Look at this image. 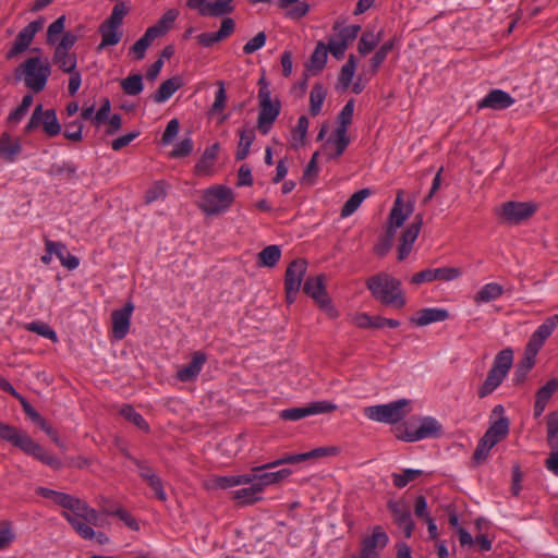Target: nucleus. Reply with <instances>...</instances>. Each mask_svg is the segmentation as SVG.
<instances>
[{"label":"nucleus","instance_id":"nucleus-51","mask_svg":"<svg viewBox=\"0 0 558 558\" xmlns=\"http://www.w3.org/2000/svg\"><path fill=\"white\" fill-rule=\"evenodd\" d=\"M395 46V39H390L386 41L384 45L379 47V49L375 52V54L371 59L372 64V73L376 74L381 63L387 58L388 53L392 50Z\"/></svg>","mask_w":558,"mask_h":558},{"label":"nucleus","instance_id":"nucleus-63","mask_svg":"<svg viewBox=\"0 0 558 558\" xmlns=\"http://www.w3.org/2000/svg\"><path fill=\"white\" fill-rule=\"evenodd\" d=\"M33 104V96L27 94L23 97L22 102L20 106L10 113V121L12 122H19L27 112L28 108Z\"/></svg>","mask_w":558,"mask_h":558},{"label":"nucleus","instance_id":"nucleus-61","mask_svg":"<svg viewBox=\"0 0 558 558\" xmlns=\"http://www.w3.org/2000/svg\"><path fill=\"white\" fill-rule=\"evenodd\" d=\"M266 34L265 32L257 33L253 38H251L244 46H243V52L245 54H252L255 51L263 48L266 44Z\"/></svg>","mask_w":558,"mask_h":558},{"label":"nucleus","instance_id":"nucleus-41","mask_svg":"<svg viewBox=\"0 0 558 558\" xmlns=\"http://www.w3.org/2000/svg\"><path fill=\"white\" fill-rule=\"evenodd\" d=\"M155 33L147 28L145 34L131 47L130 52L133 53L134 59L142 60L145 57L147 48L156 39Z\"/></svg>","mask_w":558,"mask_h":558},{"label":"nucleus","instance_id":"nucleus-54","mask_svg":"<svg viewBox=\"0 0 558 558\" xmlns=\"http://www.w3.org/2000/svg\"><path fill=\"white\" fill-rule=\"evenodd\" d=\"M104 513L108 515H116L121 521H123L126 526H129L133 531H137L140 529L137 521L126 510H124L121 507H118L117 509H104Z\"/></svg>","mask_w":558,"mask_h":558},{"label":"nucleus","instance_id":"nucleus-57","mask_svg":"<svg viewBox=\"0 0 558 558\" xmlns=\"http://www.w3.org/2000/svg\"><path fill=\"white\" fill-rule=\"evenodd\" d=\"M354 111V101L349 100L344 107L341 109L340 113L337 117L338 126L337 129H342L348 131L349 125L352 122Z\"/></svg>","mask_w":558,"mask_h":558},{"label":"nucleus","instance_id":"nucleus-27","mask_svg":"<svg viewBox=\"0 0 558 558\" xmlns=\"http://www.w3.org/2000/svg\"><path fill=\"white\" fill-rule=\"evenodd\" d=\"M22 151V145L19 137H14L8 132L0 136V156L7 162H14Z\"/></svg>","mask_w":558,"mask_h":558},{"label":"nucleus","instance_id":"nucleus-12","mask_svg":"<svg viewBox=\"0 0 558 558\" xmlns=\"http://www.w3.org/2000/svg\"><path fill=\"white\" fill-rule=\"evenodd\" d=\"M537 210V205L532 202H506L498 208L497 215L504 222L519 225L530 219Z\"/></svg>","mask_w":558,"mask_h":558},{"label":"nucleus","instance_id":"nucleus-24","mask_svg":"<svg viewBox=\"0 0 558 558\" xmlns=\"http://www.w3.org/2000/svg\"><path fill=\"white\" fill-rule=\"evenodd\" d=\"M307 269L305 259H294L289 264L284 276V287H289L291 292L300 291L303 277Z\"/></svg>","mask_w":558,"mask_h":558},{"label":"nucleus","instance_id":"nucleus-52","mask_svg":"<svg viewBox=\"0 0 558 558\" xmlns=\"http://www.w3.org/2000/svg\"><path fill=\"white\" fill-rule=\"evenodd\" d=\"M168 184L165 181H156L151 184V186L145 192V203L150 204L158 199H163L167 195Z\"/></svg>","mask_w":558,"mask_h":558},{"label":"nucleus","instance_id":"nucleus-44","mask_svg":"<svg viewBox=\"0 0 558 558\" xmlns=\"http://www.w3.org/2000/svg\"><path fill=\"white\" fill-rule=\"evenodd\" d=\"M327 61V47L324 43L319 41L313 51L310 59V70L314 73L320 72Z\"/></svg>","mask_w":558,"mask_h":558},{"label":"nucleus","instance_id":"nucleus-13","mask_svg":"<svg viewBox=\"0 0 558 558\" xmlns=\"http://www.w3.org/2000/svg\"><path fill=\"white\" fill-rule=\"evenodd\" d=\"M303 291L311 296L317 305L324 310L329 317L336 318L338 316L337 310L331 305L330 298L324 284V276L308 277L305 280Z\"/></svg>","mask_w":558,"mask_h":558},{"label":"nucleus","instance_id":"nucleus-35","mask_svg":"<svg viewBox=\"0 0 558 558\" xmlns=\"http://www.w3.org/2000/svg\"><path fill=\"white\" fill-rule=\"evenodd\" d=\"M383 38V32L375 34L373 31H365L360 37L357 51L361 56H366L373 51Z\"/></svg>","mask_w":558,"mask_h":558},{"label":"nucleus","instance_id":"nucleus-30","mask_svg":"<svg viewBox=\"0 0 558 558\" xmlns=\"http://www.w3.org/2000/svg\"><path fill=\"white\" fill-rule=\"evenodd\" d=\"M238 134L240 138L235 153V159L241 161L248 156L251 146L254 143L256 136L255 131L252 128H243L238 131Z\"/></svg>","mask_w":558,"mask_h":558},{"label":"nucleus","instance_id":"nucleus-62","mask_svg":"<svg viewBox=\"0 0 558 558\" xmlns=\"http://www.w3.org/2000/svg\"><path fill=\"white\" fill-rule=\"evenodd\" d=\"M311 411H308L307 405L302 408H290L282 410L280 412V417L286 421H298L303 417L310 416Z\"/></svg>","mask_w":558,"mask_h":558},{"label":"nucleus","instance_id":"nucleus-40","mask_svg":"<svg viewBox=\"0 0 558 558\" xmlns=\"http://www.w3.org/2000/svg\"><path fill=\"white\" fill-rule=\"evenodd\" d=\"M52 60L64 73L73 72L76 69V56L70 53L69 50L56 48Z\"/></svg>","mask_w":558,"mask_h":558},{"label":"nucleus","instance_id":"nucleus-21","mask_svg":"<svg viewBox=\"0 0 558 558\" xmlns=\"http://www.w3.org/2000/svg\"><path fill=\"white\" fill-rule=\"evenodd\" d=\"M207 361V355L202 351H196L192 354L191 361L180 367L177 372V378L182 383L195 380L199 375L204 364Z\"/></svg>","mask_w":558,"mask_h":558},{"label":"nucleus","instance_id":"nucleus-25","mask_svg":"<svg viewBox=\"0 0 558 558\" xmlns=\"http://www.w3.org/2000/svg\"><path fill=\"white\" fill-rule=\"evenodd\" d=\"M558 390V379L551 378L535 395L534 416L539 417L553 395Z\"/></svg>","mask_w":558,"mask_h":558},{"label":"nucleus","instance_id":"nucleus-29","mask_svg":"<svg viewBox=\"0 0 558 558\" xmlns=\"http://www.w3.org/2000/svg\"><path fill=\"white\" fill-rule=\"evenodd\" d=\"M219 150V144L215 143L210 147L206 148L203 153L201 159L196 162L194 167V172L197 175H207L213 168L215 160L217 158V154Z\"/></svg>","mask_w":558,"mask_h":558},{"label":"nucleus","instance_id":"nucleus-49","mask_svg":"<svg viewBox=\"0 0 558 558\" xmlns=\"http://www.w3.org/2000/svg\"><path fill=\"white\" fill-rule=\"evenodd\" d=\"M496 445L488 441L484 436L478 440L477 446L473 452L472 461L475 465L483 464L489 456L490 450Z\"/></svg>","mask_w":558,"mask_h":558},{"label":"nucleus","instance_id":"nucleus-17","mask_svg":"<svg viewBox=\"0 0 558 558\" xmlns=\"http://www.w3.org/2000/svg\"><path fill=\"white\" fill-rule=\"evenodd\" d=\"M62 517L70 523L72 529L84 539L96 538L99 545L107 544L109 537L102 532H95L92 527L93 524L86 522L80 515H73L66 511L62 512Z\"/></svg>","mask_w":558,"mask_h":558},{"label":"nucleus","instance_id":"nucleus-43","mask_svg":"<svg viewBox=\"0 0 558 558\" xmlns=\"http://www.w3.org/2000/svg\"><path fill=\"white\" fill-rule=\"evenodd\" d=\"M326 89L322 84L317 83L312 87L310 94V112L312 116L315 117L320 113L322 106L326 98Z\"/></svg>","mask_w":558,"mask_h":558},{"label":"nucleus","instance_id":"nucleus-47","mask_svg":"<svg viewBox=\"0 0 558 558\" xmlns=\"http://www.w3.org/2000/svg\"><path fill=\"white\" fill-rule=\"evenodd\" d=\"M356 69V59L354 54H350L347 62L342 65L338 81L342 88H348L352 82Z\"/></svg>","mask_w":558,"mask_h":558},{"label":"nucleus","instance_id":"nucleus-2","mask_svg":"<svg viewBox=\"0 0 558 558\" xmlns=\"http://www.w3.org/2000/svg\"><path fill=\"white\" fill-rule=\"evenodd\" d=\"M366 287L373 298L386 306L402 308L407 303L400 280L387 272L369 277Z\"/></svg>","mask_w":558,"mask_h":558},{"label":"nucleus","instance_id":"nucleus-56","mask_svg":"<svg viewBox=\"0 0 558 558\" xmlns=\"http://www.w3.org/2000/svg\"><path fill=\"white\" fill-rule=\"evenodd\" d=\"M75 173L76 167L72 162L52 163L48 169V174L51 177H62L65 174L71 179Z\"/></svg>","mask_w":558,"mask_h":558},{"label":"nucleus","instance_id":"nucleus-46","mask_svg":"<svg viewBox=\"0 0 558 558\" xmlns=\"http://www.w3.org/2000/svg\"><path fill=\"white\" fill-rule=\"evenodd\" d=\"M308 125V119L305 116H301L298 120L296 126L291 132V145L293 147L304 145Z\"/></svg>","mask_w":558,"mask_h":558},{"label":"nucleus","instance_id":"nucleus-4","mask_svg":"<svg viewBox=\"0 0 558 558\" xmlns=\"http://www.w3.org/2000/svg\"><path fill=\"white\" fill-rule=\"evenodd\" d=\"M35 492L43 498L51 499L56 505L62 507L64 511L73 515H80L83 520L94 524L95 526L100 525L98 511L89 507L85 500L73 495L41 486L37 487Z\"/></svg>","mask_w":558,"mask_h":558},{"label":"nucleus","instance_id":"nucleus-36","mask_svg":"<svg viewBox=\"0 0 558 558\" xmlns=\"http://www.w3.org/2000/svg\"><path fill=\"white\" fill-rule=\"evenodd\" d=\"M233 0H214L208 2V5L203 12V16L219 17L233 12Z\"/></svg>","mask_w":558,"mask_h":558},{"label":"nucleus","instance_id":"nucleus-55","mask_svg":"<svg viewBox=\"0 0 558 558\" xmlns=\"http://www.w3.org/2000/svg\"><path fill=\"white\" fill-rule=\"evenodd\" d=\"M421 473H422V471L412 470V469H405L401 474L393 473L392 474L393 485L398 488H403L410 482H412L416 477H418L421 475Z\"/></svg>","mask_w":558,"mask_h":558},{"label":"nucleus","instance_id":"nucleus-60","mask_svg":"<svg viewBox=\"0 0 558 558\" xmlns=\"http://www.w3.org/2000/svg\"><path fill=\"white\" fill-rule=\"evenodd\" d=\"M340 449L335 446L329 447H318L311 451L302 453L304 456V461L310 459H318L323 457H331L339 454Z\"/></svg>","mask_w":558,"mask_h":558},{"label":"nucleus","instance_id":"nucleus-26","mask_svg":"<svg viewBox=\"0 0 558 558\" xmlns=\"http://www.w3.org/2000/svg\"><path fill=\"white\" fill-rule=\"evenodd\" d=\"M449 318V313L445 308L427 307L416 312L410 322L416 326H426L432 323L444 322Z\"/></svg>","mask_w":558,"mask_h":558},{"label":"nucleus","instance_id":"nucleus-15","mask_svg":"<svg viewBox=\"0 0 558 558\" xmlns=\"http://www.w3.org/2000/svg\"><path fill=\"white\" fill-rule=\"evenodd\" d=\"M493 415L498 416V418L490 423L488 429L483 435L489 442L493 445H497L501 440H504L510 429L509 418L505 415V409L502 405L498 404L493 409Z\"/></svg>","mask_w":558,"mask_h":558},{"label":"nucleus","instance_id":"nucleus-23","mask_svg":"<svg viewBox=\"0 0 558 558\" xmlns=\"http://www.w3.org/2000/svg\"><path fill=\"white\" fill-rule=\"evenodd\" d=\"M514 104V98L502 89H492L477 105L478 109L504 110Z\"/></svg>","mask_w":558,"mask_h":558},{"label":"nucleus","instance_id":"nucleus-1","mask_svg":"<svg viewBox=\"0 0 558 558\" xmlns=\"http://www.w3.org/2000/svg\"><path fill=\"white\" fill-rule=\"evenodd\" d=\"M0 438L21 449L24 453L34 457L41 463L59 471L63 463L56 456L48 453L43 446L36 442L26 432L0 421Z\"/></svg>","mask_w":558,"mask_h":558},{"label":"nucleus","instance_id":"nucleus-8","mask_svg":"<svg viewBox=\"0 0 558 558\" xmlns=\"http://www.w3.org/2000/svg\"><path fill=\"white\" fill-rule=\"evenodd\" d=\"M512 362L513 352L511 349H504L497 353L486 379L477 391L480 398L487 397L501 385L512 366Z\"/></svg>","mask_w":558,"mask_h":558},{"label":"nucleus","instance_id":"nucleus-31","mask_svg":"<svg viewBox=\"0 0 558 558\" xmlns=\"http://www.w3.org/2000/svg\"><path fill=\"white\" fill-rule=\"evenodd\" d=\"M350 144L348 131L336 129L330 138L326 143V147H333L335 151L329 155V158L340 157Z\"/></svg>","mask_w":558,"mask_h":558},{"label":"nucleus","instance_id":"nucleus-64","mask_svg":"<svg viewBox=\"0 0 558 558\" xmlns=\"http://www.w3.org/2000/svg\"><path fill=\"white\" fill-rule=\"evenodd\" d=\"M307 408L308 411H311L310 415L331 413L337 410V405L327 400L312 402L307 405Z\"/></svg>","mask_w":558,"mask_h":558},{"label":"nucleus","instance_id":"nucleus-14","mask_svg":"<svg viewBox=\"0 0 558 558\" xmlns=\"http://www.w3.org/2000/svg\"><path fill=\"white\" fill-rule=\"evenodd\" d=\"M423 225V216L416 215L414 221L409 225L401 233L397 246L398 260H404L412 252L413 245L420 234Z\"/></svg>","mask_w":558,"mask_h":558},{"label":"nucleus","instance_id":"nucleus-42","mask_svg":"<svg viewBox=\"0 0 558 558\" xmlns=\"http://www.w3.org/2000/svg\"><path fill=\"white\" fill-rule=\"evenodd\" d=\"M43 130L49 137H53L61 132V125L58 121L56 111L53 109L43 110Z\"/></svg>","mask_w":558,"mask_h":558},{"label":"nucleus","instance_id":"nucleus-59","mask_svg":"<svg viewBox=\"0 0 558 558\" xmlns=\"http://www.w3.org/2000/svg\"><path fill=\"white\" fill-rule=\"evenodd\" d=\"M433 272L435 281H452L461 276V270L457 267L433 268Z\"/></svg>","mask_w":558,"mask_h":558},{"label":"nucleus","instance_id":"nucleus-38","mask_svg":"<svg viewBox=\"0 0 558 558\" xmlns=\"http://www.w3.org/2000/svg\"><path fill=\"white\" fill-rule=\"evenodd\" d=\"M535 356L536 353H531L530 351H524V356L518 364L514 374H513V381L515 384H522L529 372L533 368L535 364Z\"/></svg>","mask_w":558,"mask_h":558},{"label":"nucleus","instance_id":"nucleus-7","mask_svg":"<svg viewBox=\"0 0 558 558\" xmlns=\"http://www.w3.org/2000/svg\"><path fill=\"white\" fill-rule=\"evenodd\" d=\"M258 117L256 128L260 134L267 135L280 114L281 104L278 99L271 98V92L265 77L258 81Z\"/></svg>","mask_w":558,"mask_h":558},{"label":"nucleus","instance_id":"nucleus-18","mask_svg":"<svg viewBox=\"0 0 558 558\" xmlns=\"http://www.w3.org/2000/svg\"><path fill=\"white\" fill-rule=\"evenodd\" d=\"M558 326V315H551L545 319V322L537 327L532 333L526 344V351L531 353H538L544 345L545 341L550 337L556 327Z\"/></svg>","mask_w":558,"mask_h":558},{"label":"nucleus","instance_id":"nucleus-34","mask_svg":"<svg viewBox=\"0 0 558 558\" xmlns=\"http://www.w3.org/2000/svg\"><path fill=\"white\" fill-rule=\"evenodd\" d=\"M504 293V288L499 283L490 282L484 284L475 294L474 302L480 303H487L494 300H497L500 298Z\"/></svg>","mask_w":558,"mask_h":558},{"label":"nucleus","instance_id":"nucleus-50","mask_svg":"<svg viewBox=\"0 0 558 558\" xmlns=\"http://www.w3.org/2000/svg\"><path fill=\"white\" fill-rule=\"evenodd\" d=\"M121 87L126 95L136 96L143 90V78L141 74L129 75L122 80Z\"/></svg>","mask_w":558,"mask_h":558},{"label":"nucleus","instance_id":"nucleus-39","mask_svg":"<svg viewBox=\"0 0 558 558\" xmlns=\"http://www.w3.org/2000/svg\"><path fill=\"white\" fill-rule=\"evenodd\" d=\"M371 195V191L368 189H362L355 192L351 197L344 203L340 216L341 218H347L351 216L363 203V201Z\"/></svg>","mask_w":558,"mask_h":558},{"label":"nucleus","instance_id":"nucleus-3","mask_svg":"<svg viewBox=\"0 0 558 558\" xmlns=\"http://www.w3.org/2000/svg\"><path fill=\"white\" fill-rule=\"evenodd\" d=\"M403 196L404 192L399 190L386 222L385 235L374 245L373 251L379 257L386 256L391 250L397 229L404 223L413 210L412 205H404Z\"/></svg>","mask_w":558,"mask_h":558},{"label":"nucleus","instance_id":"nucleus-33","mask_svg":"<svg viewBox=\"0 0 558 558\" xmlns=\"http://www.w3.org/2000/svg\"><path fill=\"white\" fill-rule=\"evenodd\" d=\"M290 469H281L276 472H257V485L260 487L262 493L267 486L278 484L291 475Z\"/></svg>","mask_w":558,"mask_h":558},{"label":"nucleus","instance_id":"nucleus-45","mask_svg":"<svg viewBox=\"0 0 558 558\" xmlns=\"http://www.w3.org/2000/svg\"><path fill=\"white\" fill-rule=\"evenodd\" d=\"M281 251L278 245L266 246L258 253V264L265 267H274L280 259Z\"/></svg>","mask_w":558,"mask_h":558},{"label":"nucleus","instance_id":"nucleus-9","mask_svg":"<svg viewBox=\"0 0 558 558\" xmlns=\"http://www.w3.org/2000/svg\"><path fill=\"white\" fill-rule=\"evenodd\" d=\"M411 411V400L399 399L386 404L366 407L364 414L371 421L396 424L402 421Z\"/></svg>","mask_w":558,"mask_h":558},{"label":"nucleus","instance_id":"nucleus-22","mask_svg":"<svg viewBox=\"0 0 558 558\" xmlns=\"http://www.w3.org/2000/svg\"><path fill=\"white\" fill-rule=\"evenodd\" d=\"M234 21L231 17H226L222 20L218 32L202 33L196 36V40L203 47H211L216 43H219L231 36L234 32Z\"/></svg>","mask_w":558,"mask_h":558},{"label":"nucleus","instance_id":"nucleus-11","mask_svg":"<svg viewBox=\"0 0 558 558\" xmlns=\"http://www.w3.org/2000/svg\"><path fill=\"white\" fill-rule=\"evenodd\" d=\"M442 426L434 417L426 416L421 420L416 429L399 426L396 429V437L407 442H413L425 438L437 437L441 434Z\"/></svg>","mask_w":558,"mask_h":558},{"label":"nucleus","instance_id":"nucleus-20","mask_svg":"<svg viewBox=\"0 0 558 558\" xmlns=\"http://www.w3.org/2000/svg\"><path fill=\"white\" fill-rule=\"evenodd\" d=\"M134 305L128 302L122 308L112 312V335L116 340H122L128 335Z\"/></svg>","mask_w":558,"mask_h":558},{"label":"nucleus","instance_id":"nucleus-37","mask_svg":"<svg viewBox=\"0 0 558 558\" xmlns=\"http://www.w3.org/2000/svg\"><path fill=\"white\" fill-rule=\"evenodd\" d=\"M178 16L179 11L177 9H169L162 14L158 22L154 26L148 27V29L155 31V37L158 38L172 27Z\"/></svg>","mask_w":558,"mask_h":558},{"label":"nucleus","instance_id":"nucleus-32","mask_svg":"<svg viewBox=\"0 0 558 558\" xmlns=\"http://www.w3.org/2000/svg\"><path fill=\"white\" fill-rule=\"evenodd\" d=\"M262 490L256 483L248 487L236 489L232 493V499L239 505H253L262 500Z\"/></svg>","mask_w":558,"mask_h":558},{"label":"nucleus","instance_id":"nucleus-28","mask_svg":"<svg viewBox=\"0 0 558 558\" xmlns=\"http://www.w3.org/2000/svg\"><path fill=\"white\" fill-rule=\"evenodd\" d=\"M182 80L179 76H173L162 82L159 88L153 95V100L157 104L167 101L180 87Z\"/></svg>","mask_w":558,"mask_h":558},{"label":"nucleus","instance_id":"nucleus-5","mask_svg":"<svg viewBox=\"0 0 558 558\" xmlns=\"http://www.w3.org/2000/svg\"><path fill=\"white\" fill-rule=\"evenodd\" d=\"M51 73V66L48 61H43L39 57H31L21 63L15 70V78L23 77L25 86L34 93L45 89L47 81Z\"/></svg>","mask_w":558,"mask_h":558},{"label":"nucleus","instance_id":"nucleus-58","mask_svg":"<svg viewBox=\"0 0 558 558\" xmlns=\"http://www.w3.org/2000/svg\"><path fill=\"white\" fill-rule=\"evenodd\" d=\"M235 483L236 481L234 475H216L208 480L206 486L209 489H227L236 486Z\"/></svg>","mask_w":558,"mask_h":558},{"label":"nucleus","instance_id":"nucleus-48","mask_svg":"<svg viewBox=\"0 0 558 558\" xmlns=\"http://www.w3.org/2000/svg\"><path fill=\"white\" fill-rule=\"evenodd\" d=\"M120 414L125 418L128 420L129 422L133 423L136 427H138L140 429L144 430V432H148L149 430V426H148V423L145 421V418L138 413L136 412L133 407H131L130 404H124L122 405L121 410H120Z\"/></svg>","mask_w":558,"mask_h":558},{"label":"nucleus","instance_id":"nucleus-19","mask_svg":"<svg viewBox=\"0 0 558 558\" xmlns=\"http://www.w3.org/2000/svg\"><path fill=\"white\" fill-rule=\"evenodd\" d=\"M387 507L391 512L395 522L403 530L404 536L410 538L415 525L407 505L401 500H389Z\"/></svg>","mask_w":558,"mask_h":558},{"label":"nucleus","instance_id":"nucleus-10","mask_svg":"<svg viewBox=\"0 0 558 558\" xmlns=\"http://www.w3.org/2000/svg\"><path fill=\"white\" fill-rule=\"evenodd\" d=\"M129 13V8L124 2H118L114 4L110 16L105 20L98 28L101 35V41L97 47L100 51L109 46H116L122 38V31L120 29L124 16Z\"/></svg>","mask_w":558,"mask_h":558},{"label":"nucleus","instance_id":"nucleus-6","mask_svg":"<svg viewBox=\"0 0 558 558\" xmlns=\"http://www.w3.org/2000/svg\"><path fill=\"white\" fill-rule=\"evenodd\" d=\"M234 202V193L231 187L217 184L202 191L197 207L207 216H216L226 213Z\"/></svg>","mask_w":558,"mask_h":558},{"label":"nucleus","instance_id":"nucleus-16","mask_svg":"<svg viewBox=\"0 0 558 558\" xmlns=\"http://www.w3.org/2000/svg\"><path fill=\"white\" fill-rule=\"evenodd\" d=\"M44 25L43 20H36L26 25L17 34L11 49L7 53L8 59H12L17 54L24 52L32 44L35 35L41 29Z\"/></svg>","mask_w":558,"mask_h":558},{"label":"nucleus","instance_id":"nucleus-53","mask_svg":"<svg viewBox=\"0 0 558 558\" xmlns=\"http://www.w3.org/2000/svg\"><path fill=\"white\" fill-rule=\"evenodd\" d=\"M28 331L36 332L53 342L58 340L56 331L46 323L32 322L25 326Z\"/></svg>","mask_w":558,"mask_h":558}]
</instances>
